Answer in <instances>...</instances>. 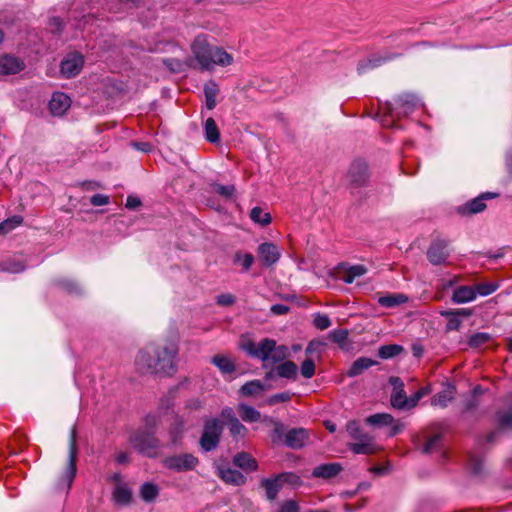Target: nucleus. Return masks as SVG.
<instances>
[{"mask_svg": "<svg viewBox=\"0 0 512 512\" xmlns=\"http://www.w3.org/2000/svg\"><path fill=\"white\" fill-rule=\"evenodd\" d=\"M112 497L119 505H129L132 501V491L126 485L118 484L114 488Z\"/></svg>", "mask_w": 512, "mask_h": 512, "instance_id": "obj_27", "label": "nucleus"}, {"mask_svg": "<svg viewBox=\"0 0 512 512\" xmlns=\"http://www.w3.org/2000/svg\"><path fill=\"white\" fill-rule=\"evenodd\" d=\"M144 422H145V427L142 430L152 431L155 434V429L157 428L158 423H159L158 417L155 415L149 414L145 417Z\"/></svg>", "mask_w": 512, "mask_h": 512, "instance_id": "obj_57", "label": "nucleus"}, {"mask_svg": "<svg viewBox=\"0 0 512 512\" xmlns=\"http://www.w3.org/2000/svg\"><path fill=\"white\" fill-rule=\"evenodd\" d=\"M476 298V292L473 286L462 285L454 289L452 301L462 304L473 301Z\"/></svg>", "mask_w": 512, "mask_h": 512, "instance_id": "obj_23", "label": "nucleus"}, {"mask_svg": "<svg viewBox=\"0 0 512 512\" xmlns=\"http://www.w3.org/2000/svg\"><path fill=\"white\" fill-rule=\"evenodd\" d=\"M397 107L394 109L390 102L384 104L383 110L385 117L392 118L391 125H395L394 117L400 118L411 114L417 106V98L412 94H403L395 100Z\"/></svg>", "mask_w": 512, "mask_h": 512, "instance_id": "obj_6", "label": "nucleus"}, {"mask_svg": "<svg viewBox=\"0 0 512 512\" xmlns=\"http://www.w3.org/2000/svg\"><path fill=\"white\" fill-rule=\"evenodd\" d=\"M211 362L223 373L231 374L235 372L236 366L228 357L217 354L213 356Z\"/></svg>", "mask_w": 512, "mask_h": 512, "instance_id": "obj_32", "label": "nucleus"}, {"mask_svg": "<svg viewBox=\"0 0 512 512\" xmlns=\"http://www.w3.org/2000/svg\"><path fill=\"white\" fill-rule=\"evenodd\" d=\"M270 386H265L260 380H252L246 382L239 389V393L245 397H255L262 394Z\"/></svg>", "mask_w": 512, "mask_h": 512, "instance_id": "obj_24", "label": "nucleus"}, {"mask_svg": "<svg viewBox=\"0 0 512 512\" xmlns=\"http://www.w3.org/2000/svg\"><path fill=\"white\" fill-rule=\"evenodd\" d=\"M164 65L172 72L179 73L183 71V63L174 58H168L163 60Z\"/></svg>", "mask_w": 512, "mask_h": 512, "instance_id": "obj_56", "label": "nucleus"}, {"mask_svg": "<svg viewBox=\"0 0 512 512\" xmlns=\"http://www.w3.org/2000/svg\"><path fill=\"white\" fill-rule=\"evenodd\" d=\"M346 430L354 440L353 443L348 444L349 449L353 453L371 455L380 450L374 437L366 433L357 421H349L346 425Z\"/></svg>", "mask_w": 512, "mask_h": 512, "instance_id": "obj_3", "label": "nucleus"}, {"mask_svg": "<svg viewBox=\"0 0 512 512\" xmlns=\"http://www.w3.org/2000/svg\"><path fill=\"white\" fill-rule=\"evenodd\" d=\"M407 395L404 389L392 391L390 396L391 405L398 410H407Z\"/></svg>", "mask_w": 512, "mask_h": 512, "instance_id": "obj_38", "label": "nucleus"}, {"mask_svg": "<svg viewBox=\"0 0 512 512\" xmlns=\"http://www.w3.org/2000/svg\"><path fill=\"white\" fill-rule=\"evenodd\" d=\"M250 218L253 222L258 223L262 226H266L271 223L270 213H264L260 207H254L250 212Z\"/></svg>", "mask_w": 512, "mask_h": 512, "instance_id": "obj_43", "label": "nucleus"}, {"mask_svg": "<svg viewBox=\"0 0 512 512\" xmlns=\"http://www.w3.org/2000/svg\"><path fill=\"white\" fill-rule=\"evenodd\" d=\"M212 191L224 199H231L235 192L234 185H222L218 183L211 184Z\"/></svg>", "mask_w": 512, "mask_h": 512, "instance_id": "obj_46", "label": "nucleus"}, {"mask_svg": "<svg viewBox=\"0 0 512 512\" xmlns=\"http://www.w3.org/2000/svg\"><path fill=\"white\" fill-rule=\"evenodd\" d=\"M400 54L398 53H389L385 56L374 55L368 59H364L358 63L357 71L359 74H364L370 69L377 68L381 66L383 63L398 58Z\"/></svg>", "mask_w": 512, "mask_h": 512, "instance_id": "obj_17", "label": "nucleus"}, {"mask_svg": "<svg viewBox=\"0 0 512 512\" xmlns=\"http://www.w3.org/2000/svg\"><path fill=\"white\" fill-rule=\"evenodd\" d=\"M454 394H455V387L451 386V385H448L446 387V389H444L443 391L437 393L432 398V403L434 405H438V406H441V407H446L447 403L453 399Z\"/></svg>", "mask_w": 512, "mask_h": 512, "instance_id": "obj_36", "label": "nucleus"}, {"mask_svg": "<svg viewBox=\"0 0 512 512\" xmlns=\"http://www.w3.org/2000/svg\"><path fill=\"white\" fill-rule=\"evenodd\" d=\"M70 98L61 92L54 93L49 102V109L53 115L61 116L70 107Z\"/></svg>", "mask_w": 512, "mask_h": 512, "instance_id": "obj_20", "label": "nucleus"}, {"mask_svg": "<svg viewBox=\"0 0 512 512\" xmlns=\"http://www.w3.org/2000/svg\"><path fill=\"white\" fill-rule=\"evenodd\" d=\"M266 420L273 425V434L277 440L281 441L283 438L285 439L286 432L284 424L270 417H266Z\"/></svg>", "mask_w": 512, "mask_h": 512, "instance_id": "obj_53", "label": "nucleus"}, {"mask_svg": "<svg viewBox=\"0 0 512 512\" xmlns=\"http://www.w3.org/2000/svg\"><path fill=\"white\" fill-rule=\"evenodd\" d=\"M130 443L137 451L147 457H156L160 446L159 439L152 431L137 430L130 436Z\"/></svg>", "mask_w": 512, "mask_h": 512, "instance_id": "obj_4", "label": "nucleus"}, {"mask_svg": "<svg viewBox=\"0 0 512 512\" xmlns=\"http://www.w3.org/2000/svg\"><path fill=\"white\" fill-rule=\"evenodd\" d=\"M205 138L210 143H217L220 140V131L215 120L209 117L204 125Z\"/></svg>", "mask_w": 512, "mask_h": 512, "instance_id": "obj_35", "label": "nucleus"}, {"mask_svg": "<svg viewBox=\"0 0 512 512\" xmlns=\"http://www.w3.org/2000/svg\"><path fill=\"white\" fill-rule=\"evenodd\" d=\"M232 462L236 467L247 473L254 472L258 469L256 459L251 454L244 451L236 453L233 456Z\"/></svg>", "mask_w": 512, "mask_h": 512, "instance_id": "obj_19", "label": "nucleus"}, {"mask_svg": "<svg viewBox=\"0 0 512 512\" xmlns=\"http://www.w3.org/2000/svg\"><path fill=\"white\" fill-rule=\"evenodd\" d=\"M218 93V85L214 81H209L204 85V95L207 109L213 110L216 107V97Z\"/></svg>", "mask_w": 512, "mask_h": 512, "instance_id": "obj_29", "label": "nucleus"}, {"mask_svg": "<svg viewBox=\"0 0 512 512\" xmlns=\"http://www.w3.org/2000/svg\"><path fill=\"white\" fill-rule=\"evenodd\" d=\"M365 422L372 426H388L394 423V418L388 413H376L368 416Z\"/></svg>", "mask_w": 512, "mask_h": 512, "instance_id": "obj_37", "label": "nucleus"}, {"mask_svg": "<svg viewBox=\"0 0 512 512\" xmlns=\"http://www.w3.org/2000/svg\"><path fill=\"white\" fill-rule=\"evenodd\" d=\"M261 487L265 489L266 497L268 500H274L277 497L279 490L282 487L279 474L272 478H264L261 480Z\"/></svg>", "mask_w": 512, "mask_h": 512, "instance_id": "obj_25", "label": "nucleus"}, {"mask_svg": "<svg viewBox=\"0 0 512 512\" xmlns=\"http://www.w3.org/2000/svg\"><path fill=\"white\" fill-rule=\"evenodd\" d=\"M163 464L167 469L185 472L194 470L199 464V460L191 453H182L166 457Z\"/></svg>", "mask_w": 512, "mask_h": 512, "instance_id": "obj_9", "label": "nucleus"}, {"mask_svg": "<svg viewBox=\"0 0 512 512\" xmlns=\"http://www.w3.org/2000/svg\"><path fill=\"white\" fill-rule=\"evenodd\" d=\"M491 339V335L485 332H479L473 334L469 340L468 345L471 348H480L483 345L487 344Z\"/></svg>", "mask_w": 512, "mask_h": 512, "instance_id": "obj_45", "label": "nucleus"}, {"mask_svg": "<svg viewBox=\"0 0 512 512\" xmlns=\"http://www.w3.org/2000/svg\"><path fill=\"white\" fill-rule=\"evenodd\" d=\"M408 297L404 294L393 293L378 297V303L382 307L392 308L407 302Z\"/></svg>", "mask_w": 512, "mask_h": 512, "instance_id": "obj_28", "label": "nucleus"}, {"mask_svg": "<svg viewBox=\"0 0 512 512\" xmlns=\"http://www.w3.org/2000/svg\"><path fill=\"white\" fill-rule=\"evenodd\" d=\"M229 431L231 436L234 438H244L248 432L247 428L239 421V419H235V421L229 425Z\"/></svg>", "mask_w": 512, "mask_h": 512, "instance_id": "obj_51", "label": "nucleus"}, {"mask_svg": "<svg viewBox=\"0 0 512 512\" xmlns=\"http://www.w3.org/2000/svg\"><path fill=\"white\" fill-rule=\"evenodd\" d=\"M343 467L339 463H325L313 469L312 476L315 478L331 479L336 477Z\"/></svg>", "mask_w": 512, "mask_h": 512, "instance_id": "obj_21", "label": "nucleus"}, {"mask_svg": "<svg viewBox=\"0 0 512 512\" xmlns=\"http://www.w3.org/2000/svg\"><path fill=\"white\" fill-rule=\"evenodd\" d=\"M275 346V340L270 338H263L257 343V351L255 358L260 359L263 362V367H267V362L270 361V357L273 353Z\"/></svg>", "mask_w": 512, "mask_h": 512, "instance_id": "obj_22", "label": "nucleus"}, {"mask_svg": "<svg viewBox=\"0 0 512 512\" xmlns=\"http://www.w3.org/2000/svg\"><path fill=\"white\" fill-rule=\"evenodd\" d=\"M290 400H291V393H289V392H282V393H277V394H274V395L270 396L267 399V404L268 405H275L277 403H285V402H288Z\"/></svg>", "mask_w": 512, "mask_h": 512, "instance_id": "obj_55", "label": "nucleus"}, {"mask_svg": "<svg viewBox=\"0 0 512 512\" xmlns=\"http://www.w3.org/2000/svg\"><path fill=\"white\" fill-rule=\"evenodd\" d=\"M84 64L83 56L79 53H73L68 55L64 60H62L60 69L61 73L66 78H72L79 74Z\"/></svg>", "mask_w": 512, "mask_h": 512, "instance_id": "obj_12", "label": "nucleus"}, {"mask_svg": "<svg viewBox=\"0 0 512 512\" xmlns=\"http://www.w3.org/2000/svg\"><path fill=\"white\" fill-rule=\"evenodd\" d=\"M191 50L202 69L208 70L214 65L227 66L233 61L232 56L225 50L210 45L204 34L196 36L191 44Z\"/></svg>", "mask_w": 512, "mask_h": 512, "instance_id": "obj_2", "label": "nucleus"}, {"mask_svg": "<svg viewBox=\"0 0 512 512\" xmlns=\"http://www.w3.org/2000/svg\"><path fill=\"white\" fill-rule=\"evenodd\" d=\"M449 255V242L441 238L434 239L427 250V259L433 265L445 263Z\"/></svg>", "mask_w": 512, "mask_h": 512, "instance_id": "obj_10", "label": "nucleus"}, {"mask_svg": "<svg viewBox=\"0 0 512 512\" xmlns=\"http://www.w3.org/2000/svg\"><path fill=\"white\" fill-rule=\"evenodd\" d=\"M370 170L368 163L361 158L355 159L347 171V180L352 188L366 187L370 180Z\"/></svg>", "mask_w": 512, "mask_h": 512, "instance_id": "obj_8", "label": "nucleus"}, {"mask_svg": "<svg viewBox=\"0 0 512 512\" xmlns=\"http://www.w3.org/2000/svg\"><path fill=\"white\" fill-rule=\"evenodd\" d=\"M309 439V432L304 428H292L285 434V445L291 449L298 450L304 447Z\"/></svg>", "mask_w": 512, "mask_h": 512, "instance_id": "obj_15", "label": "nucleus"}, {"mask_svg": "<svg viewBox=\"0 0 512 512\" xmlns=\"http://www.w3.org/2000/svg\"><path fill=\"white\" fill-rule=\"evenodd\" d=\"M349 331L347 329H335L328 334V339L336 343L341 349L347 350L349 348Z\"/></svg>", "mask_w": 512, "mask_h": 512, "instance_id": "obj_33", "label": "nucleus"}, {"mask_svg": "<svg viewBox=\"0 0 512 512\" xmlns=\"http://www.w3.org/2000/svg\"><path fill=\"white\" fill-rule=\"evenodd\" d=\"M469 466H470L471 471L474 474L478 475L482 471V460L475 455H470Z\"/></svg>", "mask_w": 512, "mask_h": 512, "instance_id": "obj_59", "label": "nucleus"}, {"mask_svg": "<svg viewBox=\"0 0 512 512\" xmlns=\"http://www.w3.org/2000/svg\"><path fill=\"white\" fill-rule=\"evenodd\" d=\"M473 314V310L469 308H460L447 310L441 313L447 319L446 329L448 331L458 330L461 326L462 319L468 318Z\"/></svg>", "mask_w": 512, "mask_h": 512, "instance_id": "obj_14", "label": "nucleus"}, {"mask_svg": "<svg viewBox=\"0 0 512 512\" xmlns=\"http://www.w3.org/2000/svg\"><path fill=\"white\" fill-rule=\"evenodd\" d=\"M404 351V348L398 344L383 345L378 349V356L381 359L393 358Z\"/></svg>", "mask_w": 512, "mask_h": 512, "instance_id": "obj_39", "label": "nucleus"}, {"mask_svg": "<svg viewBox=\"0 0 512 512\" xmlns=\"http://www.w3.org/2000/svg\"><path fill=\"white\" fill-rule=\"evenodd\" d=\"M290 356L289 349L285 345H279L275 343L273 353L270 357L272 363H279L287 359Z\"/></svg>", "mask_w": 512, "mask_h": 512, "instance_id": "obj_47", "label": "nucleus"}, {"mask_svg": "<svg viewBox=\"0 0 512 512\" xmlns=\"http://www.w3.org/2000/svg\"><path fill=\"white\" fill-rule=\"evenodd\" d=\"M473 287L475 289L476 295L479 294L481 296H488L497 290L498 285L495 283L489 282V283H478Z\"/></svg>", "mask_w": 512, "mask_h": 512, "instance_id": "obj_50", "label": "nucleus"}, {"mask_svg": "<svg viewBox=\"0 0 512 512\" xmlns=\"http://www.w3.org/2000/svg\"><path fill=\"white\" fill-rule=\"evenodd\" d=\"M223 431V424L217 418H209L204 422V428L200 437V446L206 451H212L217 448Z\"/></svg>", "mask_w": 512, "mask_h": 512, "instance_id": "obj_5", "label": "nucleus"}, {"mask_svg": "<svg viewBox=\"0 0 512 512\" xmlns=\"http://www.w3.org/2000/svg\"><path fill=\"white\" fill-rule=\"evenodd\" d=\"M25 68V64L19 58L5 55L0 58V75H12L19 73Z\"/></svg>", "mask_w": 512, "mask_h": 512, "instance_id": "obj_18", "label": "nucleus"}, {"mask_svg": "<svg viewBox=\"0 0 512 512\" xmlns=\"http://www.w3.org/2000/svg\"><path fill=\"white\" fill-rule=\"evenodd\" d=\"M237 410L241 419L245 422L253 423L261 419L260 412L252 406L241 403L238 405Z\"/></svg>", "mask_w": 512, "mask_h": 512, "instance_id": "obj_30", "label": "nucleus"}, {"mask_svg": "<svg viewBox=\"0 0 512 512\" xmlns=\"http://www.w3.org/2000/svg\"><path fill=\"white\" fill-rule=\"evenodd\" d=\"M182 432H183V421L176 418V420L171 425L170 430H169L171 442L173 444L177 443L178 440L182 437Z\"/></svg>", "mask_w": 512, "mask_h": 512, "instance_id": "obj_48", "label": "nucleus"}, {"mask_svg": "<svg viewBox=\"0 0 512 512\" xmlns=\"http://www.w3.org/2000/svg\"><path fill=\"white\" fill-rule=\"evenodd\" d=\"M110 201L109 196L102 194H95L90 198V203L93 206H103L107 205Z\"/></svg>", "mask_w": 512, "mask_h": 512, "instance_id": "obj_62", "label": "nucleus"}, {"mask_svg": "<svg viewBox=\"0 0 512 512\" xmlns=\"http://www.w3.org/2000/svg\"><path fill=\"white\" fill-rule=\"evenodd\" d=\"M216 303L220 306H231L235 303V297L229 293L220 294L216 297Z\"/></svg>", "mask_w": 512, "mask_h": 512, "instance_id": "obj_58", "label": "nucleus"}, {"mask_svg": "<svg viewBox=\"0 0 512 512\" xmlns=\"http://www.w3.org/2000/svg\"><path fill=\"white\" fill-rule=\"evenodd\" d=\"M177 354L178 346L173 341L151 343L138 352L135 366L141 374L172 376L176 372Z\"/></svg>", "mask_w": 512, "mask_h": 512, "instance_id": "obj_1", "label": "nucleus"}, {"mask_svg": "<svg viewBox=\"0 0 512 512\" xmlns=\"http://www.w3.org/2000/svg\"><path fill=\"white\" fill-rule=\"evenodd\" d=\"M77 454L78 448L76 444V431L75 429H73L69 441V457L67 468L64 475L60 478L56 485L57 489L68 491L71 488V485L77 472Z\"/></svg>", "mask_w": 512, "mask_h": 512, "instance_id": "obj_7", "label": "nucleus"}, {"mask_svg": "<svg viewBox=\"0 0 512 512\" xmlns=\"http://www.w3.org/2000/svg\"><path fill=\"white\" fill-rule=\"evenodd\" d=\"M366 273L367 268L364 265H354L345 271L342 280L345 283L351 284L357 277L363 276Z\"/></svg>", "mask_w": 512, "mask_h": 512, "instance_id": "obj_40", "label": "nucleus"}, {"mask_svg": "<svg viewBox=\"0 0 512 512\" xmlns=\"http://www.w3.org/2000/svg\"><path fill=\"white\" fill-rule=\"evenodd\" d=\"M25 265L17 259H8L0 262V271L9 273H20L24 271Z\"/></svg>", "mask_w": 512, "mask_h": 512, "instance_id": "obj_42", "label": "nucleus"}, {"mask_svg": "<svg viewBox=\"0 0 512 512\" xmlns=\"http://www.w3.org/2000/svg\"><path fill=\"white\" fill-rule=\"evenodd\" d=\"M221 417L227 421L228 425L233 423L235 419H238L234 413V410L231 407H224L221 410Z\"/></svg>", "mask_w": 512, "mask_h": 512, "instance_id": "obj_63", "label": "nucleus"}, {"mask_svg": "<svg viewBox=\"0 0 512 512\" xmlns=\"http://www.w3.org/2000/svg\"><path fill=\"white\" fill-rule=\"evenodd\" d=\"M258 255L262 261L263 266L269 267L279 260L281 254L275 244L271 242H265L259 245Z\"/></svg>", "mask_w": 512, "mask_h": 512, "instance_id": "obj_16", "label": "nucleus"}, {"mask_svg": "<svg viewBox=\"0 0 512 512\" xmlns=\"http://www.w3.org/2000/svg\"><path fill=\"white\" fill-rule=\"evenodd\" d=\"M497 196H498V194H496V193H491V192L483 193L480 196L459 206L457 208V213L462 216H470L473 214L480 213L486 209V204L484 201L487 199H493Z\"/></svg>", "mask_w": 512, "mask_h": 512, "instance_id": "obj_11", "label": "nucleus"}, {"mask_svg": "<svg viewBox=\"0 0 512 512\" xmlns=\"http://www.w3.org/2000/svg\"><path fill=\"white\" fill-rule=\"evenodd\" d=\"M279 512H299V507L295 501L288 500L282 504Z\"/></svg>", "mask_w": 512, "mask_h": 512, "instance_id": "obj_64", "label": "nucleus"}, {"mask_svg": "<svg viewBox=\"0 0 512 512\" xmlns=\"http://www.w3.org/2000/svg\"><path fill=\"white\" fill-rule=\"evenodd\" d=\"M496 421L501 430L512 429V404L496 413Z\"/></svg>", "mask_w": 512, "mask_h": 512, "instance_id": "obj_34", "label": "nucleus"}, {"mask_svg": "<svg viewBox=\"0 0 512 512\" xmlns=\"http://www.w3.org/2000/svg\"><path fill=\"white\" fill-rule=\"evenodd\" d=\"M159 494L158 487L150 482H146L141 486L140 496L145 502H152Z\"/></svg>", "mask_w": 512, "mask_h": 512, "instance_id": "obj_41", "label": "nucleus"}, {"mask_svg": "<svg viewBox=\"0 0 512 512\" xmlns=\"http://www.w3.org/2000/svg\"><path fill=\"white\" fill-rule=\"evenodd\" d=\"M279 478L281 479V484L290 483L292 485H297L300 483V477L290 472L279 474Z\"/></svg>", "mask_w": 512, "mask_h": 512, "instance_id": "obj_60", "label": "nucleus"}, {"mask_svg": "<svg viewBox=\"0 0 512 512\" xmlns=\"http://www.w3.org/2000/svg\"><path fill=\"white\" fill-rule=\"evenodd\" d=\"M241 348L247 352L250 357L255 358L257 351V343L252 340H247L242 343Z\"/></svg>", "mask_w": 512, "mask_h": 512, "instance_id": "obj_61", "label": "nucleus"}, {"mask_svg": "<svg viewBox=\"0 0 512 512\" xmlns=\"http://www.w3.org/2000/svg\"><path fill=\"white\" fill-rule=\"evenodd\" d=\"M441 445V436L439 434H435L430 437L422 447H419V450L423 454H430L433 451L439 450Z\"/></svg>", "mask_w": 512, "mask_h": 512, "instance_id": "obj_44", "label": "nucleus"}, {"mask_svg": "<svg viewBox=\"0 0 512 512\" xmlns=\"http://www.w3.org/2000/svg\"><path fill=\"white\" fill-rule=\"evenodd\" d=\"M234 262H241L243 271L247 272L254 262V257L250 253L242 254L241 252H236Z\"/></svg>", "mask_w": 512, "mask_h": 512, "instance_id": "obj_49", "label": "nucleus"}, {"mask_svg": "<svg viewBox=\"0 0 512 512\" xmlns=\"http://www.w3.org/2000/svg\"><path fill=\"white\" fill-rule=\"evenodd\" d=\"M332 322L328 315L316 313L313 319V325L319 330H326L331 326Z\"/></svg>", "mask_w": 512, "mask_h": 512, "instance_id": "obj_52", "label": "nucleus"}, {"mask_svg": "<svg viewBox=\"0 0 512 512\" xmlns=\"http://www.w3.org/2000/svg\"><path fill=\"white\" fill-rule=\"evenodd\" d=\"M376 364L377 362L375 360H372L367 357H360L353 362V364L351 365L350 369L347 372V375L349 377H356Z\"/></svg>", "mask_w": 512, "mask_h": 512, "instance_id": "obj_26", "label": "nucleus"}, {"mask_svg": "<svg viewBox=\"0 0 512 512\" xmlns=\"http://www.w3.org/2000/svg\"><path fill=\"white\" fill-rule=\"evenodd\" d=\"M297 365L293 361H285L276 366L275 371L279 377L295 379L297 376Z\"/></svg>", "mask_w": 512, "mask_h": 512, "instance_id": "obj_31", "label": "nucleus"}, {"mask_svg": "<svg viewBox=\"0 0 512 512\" xmlns=\"http://www.w3.org/2000/svg\"><path fill=\"white\" fill-rule=\"evenodd\" d=\"M315 374V364L311 358H307L301 364V375L304 378L310 379Z\"/></svg>", "mask_w": 512, "mask_h": 512, "instance_id": "obj_54", "label": "nucleus"}, {"mask_svg": "<svg viewBox=\"0 0 512 512\" xmlns=\"http://www.w3.org/2000/svg\"><path fill=\"white\" fill-rule=\"evenodd\" d=\"M217 476L229 485L243 486L247 482V477L242 472L225 465L217 467Z\"/></svg>", "mask_w": 512, "mask_h": 512, "instance_id": "obj_13", "label": "nucleus"}]
</instances>
